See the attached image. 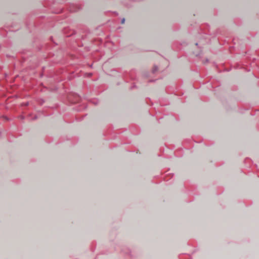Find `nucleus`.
I'll return each instance as SVG.
<instances>
[{"mask_svg":"<svg viewBox=\"0 0 259 259\" xmlns=\"http://www.w3.org/2000/svg\"><path fill=\"white\" fill-rule=\"evenodd\" d=\"M124 21H125V19H123L122 20H121V23L122 24H123L124 23Z\"/></svg>","mask_w":259,"mask_h":259,"instance_id":"1","label":"nucleus"}]
</instances>
